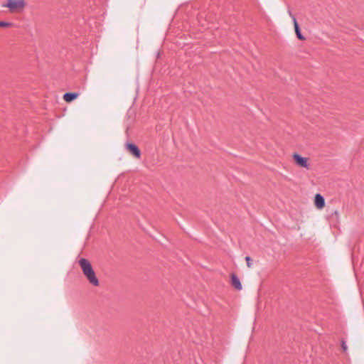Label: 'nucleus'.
I'll return each mask as SVG.
<instances>
[{"label":"nucleus","mask_w":364,"mask_h":364,"mask_svg":"<svg viewBox=\"0 0 364 364\" xmlns=\"http://www.w3.org/2000/svg\"><path fill=\"white\" fill-rule=\"evenodd\" d=\"M127 151L132 154L135 158L139 159L141 152L139 148L134 144H127L126 145Z\"/></svg>","instance_id":"obj_5"},{"label":"nucleus","mask_w":364,"mask_h":364,"mask_svg":"<svg viewBox=\"0 0 364 364\" xmlns=\"http://www.w3.org/2000/svg\"><path fill=\"white\" fill-rule=\"evenodd\" d=\"M11 26V23L5 22V21H0V27L6 28V27H9Z\"/></svg>","instance_id":"obj_10"},{"label":"nucleus","mask_w":364,"mask_h":364,"mask_svg":"<svg viewBox=\"0 0 364 364\" xmlns=\"http://www.w3.org/2000/svg\"><path fill=\"white\" fill-rule=\"evenodd\" d=\"M334 214L338 217L339 216V213L338 211H335Z\"/></svg>","instance_id":"obj_12"},{"label":"nucleus","mask_w":364,"mask_h":364,"mask_svg":"<svg viewBox=\"0 0 364 364\" xmlns=\"http://www.w3.org/2000/svg\"><path fill=\"white\" fill-rule=\"evenodd\" d=\"M26 7L24 1H1L0 9L2 13L18 14Z\"/></svg>","instance_id":"obj_2"},{"label":"nucleus","mask_w":364,"mask_h":364,"mask_svg":"<svg viewBox=\"0 0 364 364\" xmlns=\"http://www.w3.org/2000/svg\"><path fill=\"white\" fill-rule=\"evenodd\" d=\"M325 205L324 198L319 193L316 194L314 197L315 207L318 210H321L325 207Z\"/></svg>","instance_id":"obj_6"},{"label":"nucleus","mask_w":364,"mask_h":364,"mask_svg":"<svg viewBox=\"0 0 364 364\" xmlns=\"http://www.w3.org/2000/svg\"><path fill=\"white\" fill-rule=\"evenodd\" d=\"M342 348H343V350H346V349H347V346L345 344V343H342Z\"/></svg>","instance_id":"obj_11"},{"label":"nucleus","mask_w":364,"mask_h":364,"mask_svg":"<svg viewBox=\"0 0 364 364\" xmlns=\"http://www.w3.org/2000/svg\"><path fill=\"white\" fill-rule=\"evenodd\" d=\"M78 263L84 276L86 277L89 283L94 287H98L100 285V282L91 263L85 258H81Z\"/></svg>","instance_id":"obj_1"},{"label":"nucleus","mask_w":364,"mask_h":364,"mask_svg":"<svg viewBox=\"0 0 364 364\" xmlns=\"http://www.w3.org/2000/svg\"><path fill=\"white\" fill-rule=\"evenodd\" d=\"M288 14H289V16L292 19V21H293V23H294V31H295V33L296 35V37L299 40H301V41H304L306 38H305V37L301 33V31H300L299 24H298L297 21H296V17L292 14V13H291V11L290 10L288 11Z\"/></svg>","instance_id":"obj_4"},{"label":"nucleus","mask_w":364,"mask_h":364,"mask_svg":"<svg viewBox=\"0 0 364 364\" xmlns=\"http://www.w3.org/2000/svg\"><path fill=\"white\" fill-rule=\"evenodd\" d=\"M294 163L300 168H304L306 170L310 169V159L308 157H303L297 153H294L292 155Z\"/></svg>","instance_id":"obj_3"},{"label":"nucleus","mask_w":364,"mask_h":364,"mask_svg":"<svg viewBox=\"0 0 364 364\" xmlns=\"http://www.w3.org/2000/svg\"><path fill=\"white\" fill-rule=\"evenodd\" d=\"M245 260H246V262H247V267H249V268L252 267V262L251 258L247 256V257H245Z\"/></svg>","instance_id":"obj_9"},{"label":"nucleus","mask_w":364,"mask_h":364,"mask_svg":"<svg viewBox=\"0 0 364 364\" xmlns=\"http://www.w3.org/2000/svg\"><path fill=\"white\" fill-rule=\"evenodd\" d=\"M230 278H231V284L234 287V288L239 291L242 290V284H241L240 279H238V277L236 276V274H231Z\"/></svg>","instance_id":"obj_7"},{"label":"nucleus","mask_w":364,"mask_h":364,"mask_svg":"<svg viewBox=\"0 0 364 364\" xmlns=\"http://www.w3.org/2000/svg\"><path fill=\"white\" fill-rule=\"evenodd\" d=\"M79 96V94L77 92H68L63 95V100L66 102H71L74 100L77 99Z\"/></svg>","instance_id":"obj_8"}]
</instances>
